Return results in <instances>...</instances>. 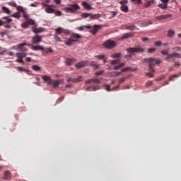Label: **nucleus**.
Returning a JSON list of instances; mask_svg holds the SVG:
<instances>
[{
	"label": "nucleus",
	"mask_w": 181,
	"mask_h": 181,
	"mask_svg": "<svg viewBox=\"0 0 181 181\" xmlns=\"http://www.w3.org/2000/svg\"><path fill=\"white\" fill-rule=\"evenodd\" d=\"M78 9H80V6H78L77 4H74L69 5V7H65L64 11L66 12V13H74V12L78 11Z\"/></svg>",
	"instance_id": "1"
},
{
	"label": "nucleus",
	"mask_w": 181,
	"mask_h": 181,
	"mask_svg": "<svg viewBox=\"0 0 181 181\" xmlns=\"http://www.w3.org/2000/svg\"><path fill=\"white\" fill-rule=\"evenodd\" d=\"M144 62L149 64L148 69H153L155 64H160V60L156 58H146Z\"/></svg>",
	"instance_id": "2"
},
{
	"label": "nucleus",
	"mask_w": 181,
	"mask_h": 181,
	"mask_svg": "<svg viewBox=\"0 0 181 181\" xmlns=\"http://www.w3.org/2000/svg\"><path fill=\"white\" fill-rule=\"evenodd\" d=\"M126 52L127 53H131L132 55L134 53H144L145 50L143 47H141L140 46H137L136 47H129L126 49Z\"/></svg>",
	"instance_id": "3"
},
{
	"label": "nucleus",
	"mask_w": 181,
	"mask_h": 181,
	"mask_svg": "<svg viewBox=\"0 0 181 181\" xmlns=\"http://www.w3.org/2000/svg\"><path fill=\"white\" fill-rule=\"evenodd\" d=\"M115 42L114 40H106L103 46L105 48V49H113V47H115Z\"/></svg>",
	"instance_id": "4"
},
{
	"label": "nucleus",
	"mask_w": 181,
	"mask_h": 181,
	"mask_svg": "<svg viewBox=\"0 0 181 181\" xmlns=\"http://www.w3.org/2000/svg\"><path fill=\"white\" fill-rule=\"evenodd\" d=\"M25 46H28V43L23 42V43L18 44L17 45L16 50H18V52H28V48L25 47Z\"/></svg>",
	"instance_id": "5"
},
{
	"label": "nucleus",
	"mask_w": 181,
	"mask_h": 181,
	"mask_svg": "<svg viewBox=\"0 0 181 181\" xmlns=\"http://www.w3.org/2000/svg\"><path fill=\"white\" fill-rule=\"evenodd\" d=\"M55 33L56 35H61V33H64L65 35H70V30L59 27L55 29Z\"/></svg>",
	"instance_id": "6"
},
{
	"label": "nucleus",
	"mask_w": 181,
	"mask_h": 181,
	"mask_svg": "<svg viewBox=\"0 0 181 181\" xmlns=\"http://www.w3.org/2000/svg\"><path fill=\"white\" fill-rule=\"evenodd\" d=\"M42 36L40 35H35L34 37H33L32 39V43L33 45H39V43H40V42H42Z\"/></svg>",
	"instance_id": "7"
},
{
	"label": "nucleus",
	"mask_w": 181,
	"mask_h": 181,
	"mask_svg": "<svg viewBox=\"0 0 181 181\" xmlns=\"http://www.w3.org/2000/svg\"><path fill=\"white\" fill-rule=\"evenodd\" d=\"M88 64V61H82L80 62H78L75 64L76 69H81L83 67H86Z\"/></svg>",
	"instance_id": "8"
},
{
	"label": "nucleus",
	"mask_w": 181,
	"mask_h": 181,
	"mask_svg": "<svg viewBox=\"0 0 181 181\" xmlns=\"http://www.w3.org/2000/svg\"><path fill=\"white\" fill-rule=\"evenodd\" d=\"M70 37L72 40H74V42H78V40H80V39H81V35H80L78 33H71L70 35Z\"/></svg>",
	"instance_id": "9"
},
{
	"label": "nucleus",
	"mask_w": 181,
	"mask_h": 181,
	"mask_svg": "<svg viewBox=\"0 0 181 181\" xmlns=\"http://www.w3.org/2000/svg\"><path fill=\"white\" fill-rule=\"evenodd\" d=\"M55 8H56V5L51 4L48 6V7L45 8V12L47 13H54Z\"/></svg>",
	"instance_id": "10"
},
{
	"label": "nucleus",
	"mask_w": 181,
	"mask_h": 181,
	"mask_svg": "<svg viewBox=\"0 0 181 181\" xmlns=\"http://www.w3.org/2000/svg\"><path fill=\"white\" fill-rule=\"evenodd\" d=\"M99 29H101V25H95L91 28L89 32L91 33V35H95L97 32H98Z\"/></svg>",
	"instance_id": "11"
},
{
	"label": "nucleus",
	"mask_w": 181,
	"mask_h": 181,
	"mask_svg": "<svg viewBox=\"0 0 181 181\" xmlns=\"http://www.w3.org/2000/svg\"><path fill=\"white\" fill-rule=\"evenodd\" d=\"M169 18H172L171 14L161 15L156 16V21H163V19H169Z\"/></svg>",
	"instance_id": "12"
},
{
	"label": "nucleus",
	"mask_w": 181,
	"mask_h": 181,
	"mask_svg": "<svg viewBox=\"0 0 181 181\" xmlns=\"http://www.w3.org/2000/svg\"><path fill=\"white\" fill-rule=\"evenodd\" d=\"M4 180H11L12 179V174L9 171L4 172V177H3Z\"/></svg>",
	"instance_id": "13"
},
{
	"label": "nucleus",
	"mask_w": 181,
	"mask_h": 181,
	"mask_svg": "<svg viewBox=\"0 0 181 181\" xmlns=\"http://www.w3.org/2000/svg\"><path fill=\"white\" fill-rule=\"evenodd\" d=\"M60 83H63V81L52 80L49 84H51V86H53V87L56 88V87H57L58 86H60Z\"/></svg>",
	"instance_id": "14"
},
{
	"label": "nucleus",
	"mask_w": 181,
	"mask_h": 181,
	"mask_svg": "<svg viewBox=\"0 0 181 181\" xmlns=\"http://www.w3.org/2000/svg\"><path fill=\"white\" fill-rule=\"evenodd\" d=\"M149 72L146 73V76L147 77H153V73H156V71H155V69L153 68H148Z\"/></svg>",
	"instance_id": "15"
},
{
	"label": "nucleus",
	"mask_w": 181,
	"mask_h": 181,
	"mask_svg": "<svg viewBox=\"0 0 181 181\" xmlns=\"http://www.w3.org/2000/svg\"><path fill=\"white\" fill-rule=\"evenodd\" d=\"M153 22L152 21H148V22H143L139 24L140 28H146V26H149V25H153Z\"/></svg>",
	"instance_id": "16"
},
{
	"label": "nucleus",
	"mask_w": 181,
	"mask_h": 181,
	"mask_svg": "<svg viewBox=\"0 0 181 181\" xmlns=\"http://www.w3.org/2000/svg\"><path fill=\"white\" fill-rule=\"evenodd\" d=\"M82 6H83V8H85V9H87L88 11H91V9H93V7H91L90 4L86 1L82 2Z\"/></svg>",
	"instance_id": "17"
},
{
	"label": "nucleus",
	"mask_w": 181,
	"mask_h": 181,
	"mask_svg": "<svg viewBox=\"0 0 181 181\" xmlns=\"http://www.w3.org/2000/svg\"><path fill=\"white\" fill-rule=\"evenodd\" d=\"M32 49L35 52H37L39 50H45L44 47L42 45H33Z\"/></svg>",
	"instance_id": "18"
},
{
	"label": "nucleus",
	"mask_w": 181,
	"mask_h": 181,
	"mask_svg": "<svg viewBox=\"0 0 181 181\" xmlns=\"http://www.w3.org/2000/svg\"><path fill=\"white\" fill-rule=\"evenodd\" d=\"M74 62H76V59L68 58V59H66L65 63H66V66H71V64H73V63H74Z\"/></svg>",
	"instance_id": "19"
},
{
	"label": "nucleus",
	"mask_w": 181,
	"mask_h": 181,
	"mask_svg": "<svg viewBox=\"0 0 181 181\" xmlns=\"http://www.w3.org/2000/svg\"><path fill=\"white\" fill-rule=\"evenodd\" d=\"M134 37V34H132V33H124L122 36L121 40H124V39H128V37Z\"/></svg>",
	"instance_id": "20"
},
{
	"label": "nucleus",
	"mask_w": 181,
	"mask_h": 181,
	"mask_svg": "<svg viewBox=\"0 0 181 181\" xmlns=\"http://www.w3.org/2000/svg\"><path fill=\"white\" fill-rule=\"evenodd\" d=\"M42 80L45 82L47 83L48 84H50L52 81V78H50V76L44 75L42 76Z\"/></svg>",
	"instance_id": "21"
},
{
	"label": "nucleus",
	"mask_w": 181,
	"mask_h": 181,
	"mask_svg": "<svg viewBox=\"0 0 181 181\" xmlns=\"http://www.w3.org/2000/svg\"><path fill=\"white\" fill-rule=\"evenodd\" d=\"M27 55L28 54L25 52H20L16 54L18 59H23V57H26Z\"/></svg>",
	"instance_id": "22"
},
{
	"label": "nucleus",
	"mask_w": 181,
	"mask_h": 181,
	"mask_svg": "<svg viewBox=\"0 0 181 181\" xmlns=\"http://www.w3.org/2000/svg\"><path fill=\"white\" fill-rule=\"evenodd\" d=\"M101 18V14L98 13V14H91L90 16V19H100Z\"/></svg>",
	"instance_id": "23"
},
{
	"label": "nucleus",
	"mask_w": 181,
	"mask_h": 181,
	"mask_svg": "<svg viewBox=\"0 0 181 181\" xmlns=\"http://www.w3.org/2000/svg\"><path fill=\"white\" fill-rule=\"evenodd\" d=\"M75 42L74 41V40H72L71 38H69L65 41V45H66V46H71V45H73V43H74Z\"/></svg>",
	"instance_id": "24"
},
{
	"label": "nucleus",
	"mask_w": 181,
	"mask_h": 181,
	"mask_svg": "<svg viewBox=\"0 0 181 181\" xmlns=\"http://www.w3.org/2000/svg\"><path fill=\"white\" fill-rule=\"evenodd\" d=\"M80 81H83V76H81L73 78V83H80Z\"/></svg>",
	"instance_id": "25"
},
{
	"label": "nucleus",
	"mask_w": 181,
	"mask_h": 181,
	"mask_svg": "<svg viewBox=\"0 0 181 181\" xmlns=\"http://www.w3.org/2000/svg\"><path fill=\"white\" fill-rule=\"evenodd\" d=\"M155 2V0H148L144 4L145 8H149Z\"/></svg>",
	"instance_id": "26"
},
{
	"label": "nucleus",
	"mask_w": 181,
	"mask_h": 181,
	"mask_svg": "<svg viewBox=\"0 0 181 181\" xmlns=\"http://www.w3.org/2000/svg\"><path fill=\"white\" fill-rule=\"evenodd\" d=\"M119 76H121V72L120 71H118V72H116V71L110 72V77H118Z\"/></svg>",
	"instance_id": "27"
},
{
	"label": "nucleus",
	"mask_w": 181,
	"mask_h": 181,
	"mask_svg": "<svg viewBox=\"0 0 181 181\" xmlns=\"http://www.w3.org/2000/svg\"><path fill=\"white\" fill-rule=\"evenodd\" d=\"M33 32L34 33H42V32H43V28H34L33 29Z\"/></svg>",
	"instance_id": "28"
},
{
	"label": "nucleus",
	"mask_w": 181,
	"mask_h": 181,
	"mask_svg": "<svg viewBox=\"0 0 181 181\" xmlns=\"http://www.w3.org/2000/svg\"><path fill=\"white\" fill-rule=\"evenodd\" d=\"M124 66H125V63L122 62V63L114 66L113 70H119V69H121V67H124Z\"/></svg>",
	"instance_id": "29"
},
{
	"label": "nucleus",
	"mask_w": 181,
	"mask_h": 181,
	"mask_svg": "<svg viewBox=\"0 0 181 181\" xmlns=\"http://www.w3.org/2000/svg\"><path fill=\"white\" fill-rule=\"evenodd\" d=\"M16 10L18 11L19 13H23L25 12V8L23 7H22V6H17L16 7Z\"/></svg>",
	"instance_id": "30"
},
{
	"label": "nucleus",
	"mask_w": 181,
	"mask_h": 181,
	"mask_svg": "<svg viewBox=\"0 0 181 181\" xmlns=\"http://www.w3.org/2000/svg\"><path fill=\"white\" fill-rule=\"evenodd\" d=\"M125 29H127V30H135V29H136V27L134 25H126Z\"/></svg>",
	"instance_id": "31"
},
{
	"label": "nucleus",
	"mask_w": 181,
	"mask_h": 181,
	"mask_svg": "<svg viewBox=\"0 0 181 181\" xmlns=\"http://www.w3.org/2000/svg\"><path fill=\"white\" fill-rule=\"evenodd\" d=\"M4 22L3 23H10V22H12V18H9V17H4Z\"/></svg>",
	"instance_id": "32"
},
{
	"label": "nucleus",
	"mask_w": 181,
	"mask_h": 181,
	"mask_svg": "<svg viewBox=\"0 0 181 181\" xmlns=\"http://www.w3.org/2000/svg\"><path fill=\"white\" fill-rule=\"evenodd\" d=\"M2 11L4 12V13H11V10L9 9V8L5 6L2 7Z\"/></svg>",
	"instance_id": "33"
},
{
	"label": "nucleus",
	"mask_w": 181,
	"mask_h": 181,
	"mask_svg": "<svg viewBox=\"0 0 181 181\" xmlns=\"http://www.w3.org/2000/svg\"><path fill=\"white\" fill-rule=\"evenodd\" d=\"M128 9H129L128 6H120V11H122V12L127 13V12H128Z\"/></svg>",
	"instance_id": "34"
},
{
	"label": "nucleus",
	"mask_w": 181,
	"mask_h": 181,
	"mask_svg": "<svg viewBox=\"0 0 181 181\" xmlns=\"http://www.w3.org/2000/svg\"><path fill=\"white\" fill-rule=\"evenodd\" d=\"M32 69L34 70V71H40V70H41L40 66H39L37 65H33L32 66Z\"/></svg>",
	"instance_id": "35"
},
{
	"label": "nucleus",
	"mask_w": 181,
	"mask_h": 181,
	"mask_svg": "<svg viewBox=\"0 0 181 181\" xmlns=\"http://www.w3.org/2000/svg\"><path fill=\"white\" fill-rule=\"evenodd\" d=\"M90 66H91V67H94V69L98 68V64H97V62H90Z\"/></svg>",
	"instance_id": "36"
},
{
	"label": "nucleus",
	"mask_w": 181,
	"mask_h": 181,
	"mask_svg": "<svg viewBox=\"0 0 181 181\" xmlns=\"http://www.w3.org/2000/svg\"><path fill=\"white\" fill-rule=\"evenodd\" d=\"M158 6L161 9H168V4H158Z\"/></svg>",
	"instance_id": "37"
},
{
	"label": "nucleus",
	"mask_w": 181,
	"mask_h": 181,
	"mask_svg": "<svg viewBox=\"0 0 181 181\" xmlns=\"http://www.w3.org/2000/svg\"><path fill=\"white\" fill-rule=\"evenodd\" d=\"M17 70L18 71H25V73H28V71H29V70L25 69V68H23L21 66L17 67Z\"/></svg>",
	"instance_id": "38"
},
{
	"label": "nucleus",
	"mask_w": 181,
	"mask_h": 181,
	"mask_svg": "<svg viewBox=\"0 0 181 181\" xmlns=\"http://www.w3.org/2000/svg\"><path fill=\"white\" fill-rule=\"evenodd\" d=\"M11 16L13 18H16V19H18V18H21V13H19V12L14 13Z\"/></svg>",
	"instance_id": "39"
},
{
	"label": "nucleus",
	"mask_w": 181,
	"mask_h": 181,
	"mask_svg": "<svg viewBox=\"0 0 181 181\" xmlns=\"http://www.w3.org/2000/svg\"><path fill=\"white\" fill-rule=\"evenodd\" d=\"M95 57H96V59H98L99 60H103L105 59V55L99 54V55H95Z\"/></svg>",
	"instance_id": "40"
},
{
	"label": "nucleus",
	"mask_w": 181,
	"mask_h": 181,
	"mask_svg": "<svg viewBox=\"0 0 181 181\" xmlns=\"http://www.w3.org/2000/svg\"><path fill=\"white\" fill-rule=\"evenodd\" d=\"M168 37H173L175 36V31L170 30L168 31Z\"/></svg>",
	"instance_id": "41"
},
{
	"label": "nucleus",
	"mask_w": 181,
	"mask_h": 181,
	"mask_svg": "<svg viewBox=\"0 0 181 181\" xmlns=\"http://www.w3.org/2000/svg\"><path fill=\"white\" fill-rule=\"evenodd\" d=\"M132 69H131L130 67H126V68L122 69L120 72L122 74V73H125V71H132Z\"/></svg>",
	"instance_id": "42"
},
{
	"label": "nucleus",
	"mask_w": 181,
	"mask_h": 181,
	"mask_svg": "<svg viewBox=\"0 0 181 181\" xmlns=\"http://www.w3.org/2000/svg\"><path fill=\"white\" fill-rule=\"evenodd\" d=\"M27 23H28V25H35V21H33L31 18H28V20H26Z\"/></svg>",
	"instance_id": "43"
},
{
	"label": "nucleus",
	"mask_w": 181,
	"mask_h": 181,
	"mask_svg": "<svg viewBox=\"0 0 181 181\" xmlns=\"http://www.w3.org/2000/svg\"><path fill=\"white\" fill-rule=\"evenodd\" d=\"M23 18L25 19V21H28L29 19V14L26 11H24L23 13Z\"/></svg>",
	"instance_id": "44"
},
{
	"label": "nucleus",
	"mask_w": 181,
	"mask_h": 181,
	"mask_svg": "<svg viewBox=\"0 0 181 181\" xmlns=\"http://www.w3.org/2000/svg\"><path fill=\"white\" fill-rule=\"evenodd\" d=\"M120 5H122V6H127V4H128V0H123L119 1Z\"/></svg>",
	"instance_id": "45"
},
{
	"label": "nucleus",
	"mask_w": 181,
	"mask_h": 181,
	"mask_svg": "<svg viewBox=\"0 0 181 181\" xmlns=\"http://www.w3.org/2000/svg\"><path fill=\"white\" fill-rule=\"evenodd\" d=\"M45 53H52L53 52V49H52V47H48L47 49H44Z\"/></svg>",
	"instance_id": "46"
},
{
	"label": "nucleus",
	"mask_w": 181,
	"mask_h": 181,
	"mask_svg": "<svg viewBox=\"0 0 181 181\" xmlns=\"http://www.w3.org/2000/svg\"><path fill=\"white\" fill-rule=\"evenodd\" d=\"M54 13L55 16H62V11H56V10H55L54 11Z\"/></svg>",
	"instance_id": "47"
},
{
	"label": "nucleus",
	"mask_w": 181,
	"mask_h": 181,
	"mask_svg": "<svg viewBox=\"0 0 181 181\" xmlns=\"http://www.w3.org/2000/svg\"><path fill=\"white\" fill-rule=\"evenodd\" d=\"M172 57H180V54L177 52H174L171 54Z\"/></svg>",
	"instance_id": "48"
},
{
	"label": "nucleus",
	"mask_w": 181,
	"mask_h": 181,
	"mask_svg": "<svg viewBox=\"0 0 181 181\" xmlns=\"http://www.w3.org/2000/svg\"><path fill=\"white\" fill-rule=\"evenodd\" d=\"M8 5H10V6H13L14 8H16V6H18L16 5V2H15V1H10L8 3Z\"/></svg>",
	"instance_id": "49"
},
{
	"label": "nucleus",
	"mask_w": 181,
	"mask_h": 181,
	"mask_svg": "<svg viewBox=\"0 0 181 181\" xmlns=\"http://www.w3.org/2000/svg\"><path fill=\"white\" fill-rule=\"evenodd\" d=\"M121 57V53H116V54H114L112 57L113 59H117L118 57Z\"/></svg>",
	"instance_id": "50"
},
{
	"label": "nucleus",
	"mask_w": 181,
	"mask_h": 181,
	"mask_svg": "<svg viewBox=\"0 0 181 181\" xmlns=\"http://www.w3.org/2000/svg\"><path fill=\"white\" fill-rule=\"evenodd\" d=\"M92 83H93V84H100L101 81L100 79H92Z\"/></svg>",
	"instance_id": "51"
},
{
	"label": "nucleus",
	"mask_w": 181,
	"mask_h": 181,
	"mask_svg": "<svg viewBox=\"0 0 181 181\" xmlns=\"http://www.w3.org/2000/svg\"><path fill=\"white\" fill-rule=\"evenodd\" d=\"M161 54H163L164 56L169 55V50H163V51H161Z\"/></svg>",
	"instance_id": "52"
},
{
	"label": "nucleus",
	"mask_w": 181,
	"mask_h": 181,
	"mask_svg": "<svg viewBox=\"0 0 181 181\" xmlns=\"http://www.w3.org/2000/svg\"><path fill=\"white\" fill-rule=\"evenodd\" d=\"M132 54L125 55L124 59L127 60H131V59H132Z\"/></svg>",
	"instance_id": "53"
},
{
	"label": "nucleus",
	"mask_w": 181,
	"mask_h": 181,
	"mask_svg": "<svg viewBox=\"0 0 181 181\" xmlns=\"http://www.w3.org/2000/svg\"><path fill=\"white\" fill-rule=\"evenodd\" d=\"M82 18H88V16H90V13H82L81 15Z\"/></svg>",
	"instance_id": "54"
},
{
	"label": "nucleus",
	"mask_w": 181,
	"mask_h": 181,
	"mask_svg": "<svg viewBox=\"0 0 181 181\" xmlns=\"http://www.w3.org/2000/svg\"><path fill=\"white\" fill-rule=\"evenodd\" d=\"M21 26H22L23 28H24L25 29H26V28H28L29 24H28V22L26 21L25 23H22V24H21Z\"/></svg>",
	"instance_id": "55"
},
{
	"label": "nucleus",
	"mask_w": 181,
	"mask_h": 181,
	"mask_svg": "<svg viewBox=\"0 0 181 181\" xmlns=\"http://www.w3.org/2000/svg\"><path fill=\"white\" fill-rule=\"evenodd\" d=\"M118 63H119V59H115L111 62V64H118Z\"/></svg>",
	"instance_id": "56"
},
{
	"label": "nucleus",
	"mask_w": 181,
	"mask_h": 181,
	"mask_svg": "<svg viewBox=\"0 0 181 181\" xmlns=\"http://www.w3.org/2000/svg\"><path fill=\"white\" fill-rule=\"evenodd\" d=\"M104 87L106 91H111V87L109 85H105Z\"/></svg>",
	"instance_id": "57"
},
{
	"label": "nucleus",
	"mask_w": 181,
	"mask_h": 181,
	"mask_svg": "<svg viewBox=\"0 0 181 181\" xmlns=\"http://www.w3.org/2000/svg\"><path fill=\"white\" fill-rule=\"evenodd\" d=\"M156 50V48H148V53H153V52H155Z\"/></svg>",
	"instance_id": "58"
},
{
	"label": "nucleus",
	"mask_w": 181,
	"mask_h": 181,
	"mask_svg": "<svg viewBox=\"0 0 181 181\" xmlns=\"http://www.w3.org/2000/svg\"><path fill=\"white\" fill-rule=\"evenodd\" d=\"M16 62H17V63H25V61H23V59H22V58H18V59L16 60Z\"/></svg>",
	"instance_id": "59"
},
{
	"label": "nucleus",
	"mask_w": 181,
	"mask_h": 181,
	"mask_svg": "<svg viewBox=\"0 0 181 181\" xmlns=\"http://www.w3.org/2000/svg\"><path fill=\"white\" fill-rule=\"evenodd\" d=\"M103 73H104V71H103V70L97 71V72L95 73V76H101V74H103Z\"/></svg>",
	"instance_id": "60"
},
{
	"label": "nucleus",
	"mask_w": 181,
	"mask_h": 181,
	"mask_svg": "<svg viewBox=\"0 0 181 181\" xmlns=\"http://www.w3.org/2000/svg\"><path fill=\"white\" fill-rule=\"evenodd\" d=\"M126 79L127 78H122V79H119V84H122L123 83H124Z\"/></svg>",
	"instance_id": "61"
},
{
	"label": "nucleus",
	"mask_w": 181,
	"mask_h": 181,
	"mask_svg": "<svg viewBox=\"0 0 181 181\" xmlns=\"http://www.w3.org/2000/svg\"><path fill=\"white\" fill-rule=\"evenodd\" d=\"M180 47H175L173 48V50H174L175 52H180Z\"/></svg>",
	"instance_id": "62"
},
{
	"label": "nucleus",
	"mask_w": 181,
	"mask_h": 181,
	"mask_svg": "<svg viewBox=\"0 0 181 181\" xmlns=\"http://www.w3.org/2000/svg\"><path fill=\"white\" fill-rule=\"evenodd\" d=\"M176 77H177V75L176 74H173L171 76V77L170 78V81H173V78H176Z\"/></svg>",
	"instance_id": "63"
},
{
	"label": "nucleus",
	"mask_w": 181,
	"mask_h": 181,
	"mask_svg": "<svg viewBox=\"0 0 181 181\" xmlns=\"http://www.w3.org/2000/svg\"><path fill=\"white\" fill-rule=\"evenodd\" d=\"M154 45L156 46H160L162 45V42L160 41H156L154 42Z\"/></svg>",
	"instance_id": "64"
}]
</instances>
